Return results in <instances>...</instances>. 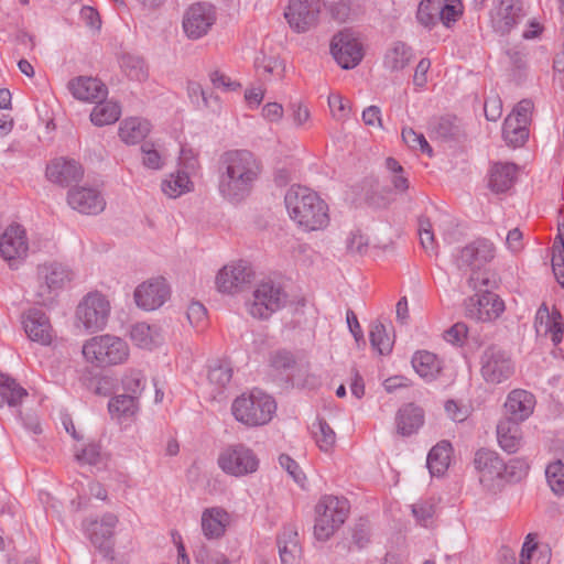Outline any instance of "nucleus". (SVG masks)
Returning a JSON list of instances; mask_svg holds the SVG:
<instances>
[{
	"label": "nucleus",
	"instance_id": "obj_1",
	"mask_svg": "<svg viewBox=\"0 0 564 564\" xmlns=\"http://www.w3.org/2000/svg\"><path fill=\"white\" fill-rule=\"evenodd\" d=\"M261 173V164L248 150H229L218 161V192L230 203L246 199Z\"/></svg>",
	"mask_w": 564,
	"mask_h": 564
},
{
	"label": "nucleus",
	"instance_id": "obj_2",
	"mask_svg": "<svg viewBox=\"0 0 564 564\" xmlns=\"http://www.w3.org/2000/svg\"><path fill=\"white\" fill-rule=\"evenodd\" d=\"M284 203L291 219L304 230H321L329 223L327 204L316 192L305 186H291Z\"/></svg>",
	"mask_w": 564,
	"mask_h": 564
},
{
	"label": "nucleus",
	"instance_id": "obj_3",
	"mask_svg": "<svg viewBox=\"0 0 564 564\" xmlns=\"http://www.w3.org/2000/svg\"><path fill=\"white\" fill-rule=\"evenodd\" d=\"M275 411L274 399L258 389L236 398L231 405L235 419L247 426H260L269 423Z\"/></svg>",
	"mask_w": 564,
	"mask_h": 564
},
{
	"label": "nucleus",
	"instance_id": "obj_4",
	"mask_svg": "<svg viewBox=\"0 0 564 564\" xmlns=\"http://www.w3.org/2000/svg\"><path fill=\"white\" fill-rule=\"evenodd\" d=\"M83 355L97 367H109L124 364L129 359L130 348L121 337L106 334L87 340L83 346Z\"/></svg>",
	"mask_w": 564,
	"mask_h": 564
},
{
	"label": "nucleus",
	"instance_id": "obj_5",
	"mask_svg": "<svg viewBox=\"0 0 564 564\" xmlns=\"http://www.w3.org/2000/svg\"><path fill=\"white\" fill-rule=\"evenodd\" d=\"M480 375L489 384H500L516 371L511 352L500 344L491 343L484 347L480 357Z\"/></svg>",
	"mask_w": 564,
	"mask_h": 564
},
{
	"label": "nucleus",
	"instance_id": "obj_6",
	"mask_svg": "<svg viewBox=\"0 0 564 564\" xmlns=\"http://www.w3.org/2000/svg\"><path fill=\"white\" fill-rule=\"evenodd\" d=\"M315 511L314 535L318 541H326L345 522L349 503L346 498L324 496L316 505Z\"/></svg>",
	"mask_w": 564,
	"mask_h": 564
},
{
	"label": "nucleus",
	"instance_id": "obj_7",
	"mask_svg": "<svg viewBox=\"0 0 564 564\" xmlns=\"http://www.w3.org/2000/svg\"><path fill=\"white\" fill-rule=\"evenodd\" d=\"M72 270L58 262L44 263L37 267L36 303L48 305L55 294L73 279Z\"/></svg>",
	"mask_w": 564,
	"mask_h": 564
},
{
	"label": "nucleus",
	"instance_id": "obj_8",
	"mask_svg": "<svg viewBox=\"0 0 564 564\" xmlns=\"http://www.w3.org/2000/svg\"><path fill=\"white\" fill-rule=\"evenodd\" d=\"M218 465L228 475L241 477L253 474L259 468V458L245 444L227 446L218 457Z\"/></svg>",
	"mask_w": 564,
	"mask_h": 564
},
{
	"label": "nucleus",
	"instance_id": "obj_9",
	"mask_svg": "<svg viewBox=\"0 0 564 564\" xmlns=\"http://www.w3.org/2000/svg\"><path fill=\"white\" fill-rule=\"evenodd\" d=\"M76 315L87 330H101L110 315V303L104 294L90 292L78 304Z\"/></svg>",
	"mask_w": 564,
	"mask_h": 564
},
{
	"label": "nucleus",
	"instance_id": "obj_10",
	"mask_svg": "<svg viewBox=\"0 0 564 564\" xmlns=\"http://www.w3.org/2000/svg\"><path fill=\"white\" fill-rule=\"evenodd\" d=\"M253 302L249 305V313L257 318L265 319L284 306L286 294L283 289L272 281L262 282L253 292Z\"/></svg>",
	"mask_w": 564,
	"mask_h": 564
},
{
	"label": "nucleus",
	"instance_id": "obj_11",
	"mask_svg": "<svg viewBox=\"0 0 564 564\" xmlns=\"http://www.w3.org/2000/svg\"><path fill=\"white\" fill-rule=\"evenodd\" d=\"M495 258V246L488 239L478 238L459 249L454 257L459 270H470L471 273L481 270Z\"/></svg>",
	"mask_w": 564,
	"mask_h": 564
},
{
	"label": "nucleus",
	"instance_id": "obj_12",
	"mask_svg": "<svg viewBox=\"0 0 564 564\" xmlns=\"http://www.w3.org/2000/svg\"><path fill=\"white\" fill-rule=\"evenodd\" d=\"M322 0H290L284 17L297 33L308 31L318 22Z\"/></svg>",
	"mask_w": 564,
	"mask_h": 564
},
{
	"label": "nucleus",
	"instance_id": "obj_13",
	"mask_svg": "<svg viewBox=\"0 0 564 564\" xmlns=\"http://www.w3.org/2000/svg\"><path fill=\"white\" fill-rule=\"evenodd\" d=\"M330 53L344 69L356 67L362 59L360 43L349 30H343L333 36Z\"/></svg>",
	"mask_w": 564,
	"mask_h": 564
},
{
	"label": "nucleus",
	"instance_id": "obj_14",
	"mask_svg": "<svg viewBox=\"0 0 564 564\" xmlns=\"http://www.w3.org/2000/svg\"><path fill=\"white\" fill-rule=\"evenodd\" d=\"M118 523V517L106 513L101 520H91L86 525V533L91 544L105 556L113 558V530Z\"/></svg>",
	"mask_w": 564,
	"mask_h": 564
},
{
	"label": "nucleus",
	"instance_id": "obj_15",
	"mask_svg": "<svg viewBox=\"0 0 564 564\" xmlns=\"http://www.w3.org/2000/svg\"><path fill=\"white\" fill-rule=\"evenodd\" d=\"M216 21L215 8L209 3L192 4L184 14L183 29L185 34L197 40L207 34Z\"/></svg>",
	"mask_w": 564,
	"mask_h": 564
},
{
	"label": "nucleus",
	"instance_id": "obj_16",
	"mask_svg": "<svg viewBox=\"0 0 564 564\" xmlns=\"http://www.w3.org/2000/svg\"><path fill=\"white\" fill-rule=\"evenodd\" d=\"M45 176L55 185L68 187L82 181L84 177V169L78 161L59 156L47 163Z\"/></svg>",
	"mask_w": 564,
	"mask_h": 564
},
{
	"label": "nucleus",
	"instance_id": "obj_17",
	"mask_svg": "<svg viewBox=\"0 0 564 564\" xmlns=\"http://www.w3.org/2000/svg\"><path fill=\"white\" fill-rule=\"evenodd\" d=\"M253 272L250 265L243 261L231 265H225L216 276V285L219 292L234 294L240 292L251 283Z\"/></svg>",
	"mask_w": 564,
	"mask_h": 564
},
{
	"label": "nucleus",
	"instance_id": "obj_18",
	"mask_svg": "<svg viewBox=\"0 0 564 564\" xmlns=\"http://www.w3.org/2000/svg\"><path fill=\"white\" fill-rule=\"evenodd\" d=\"M170 296V286L164 278H154L141 283L134 291L135 304L153 311L162 306Z\"/></svg>",
	"mask_w": 564,
	"mask_h": 564
},
{
	"label": "nucleus",
	"instance_id": "obj_19",
	"mask_svg": "<svg viewBox=\"0 0 564 564\" xmlns=\"http://www.w3.org/2000/svg\"><path fill=\"white\" fill-rule=\"evenodd\" d=\"M29 250L25 230L20 225L9 226L0 236V254L14 268L15 262L23 259Z\"/></svg>",
	"mask_w": 564,
	"mask_h": 564
},
{
	"label": "nucleus",
	"instance_id": "obj_20",
	"mask_svg": "<svg viewBox=\"0 0 564 564\" xmlns=\"http://www.w3.org/2000/svg\"><path fill=\"white\" fill-rule=\"evenodd\" d=\"M67 203L74 209L86 215L100 214L106 200L95 187L75 186L67 192Z\"/></svg>",
	"mask_w": 564,
	"mask_h": 564
},
{
	"label": "nucleus",
	"instance_id": "obj_21",
	"mask_svg": "<svg viewBox=\"0 0 564 564\" xmlns=\"http://www.w3.org/2000/svg\"><path fill=\"white\" fill-rule=\"evenodd\" d=\"M523 17L521 0H497V4L491 12V22L494 29L501 33H509Z\"/></svg>",
	"mask_w": 564,
	"mask_h": 564
},
{
	"label": "nucleus",
	"instance_id": "obj_22",
	"mask_svg": "<svg viewBox=\"0 0 564 564\" xmlns=\"http://www.w3.org/2000/svg\"><path fill=\"white\" fill-rule=\"evenodd\" d=\"M25 334L32 341L50 345L52 341V326L46 314L40 310H30L23 318Z\"/></svg>",
	"mask_w": 564,
	"mask_h": 564
},
{
	"label": "nucleus",
	"instance_id": "obj_23",
	"mask_svg": "<svg viewBox=\"0 0 564 564\" xmlns=\"http://www.w3.org/2000/svg\"><path fill=\"white\" fill-rule=\"evenodd\" d=\"M535 405L534 395L522 389H516L508 394L505 403L506 412L508 416L506 419L523 422L533 412Z\"/></svg>",
	"mask_w": 564,
	"mask_h": 564
},
{
	"label": "nucleus",
	"instance_id": "obj_24",
	"mask_svg": "<svg viewBox=\"0 0 564 564\" xmlns=\"http://www.w3.org/2000/svg\"><path fill=\"white\" fill-rule=\"evenodd\" d=\"M68 89L74 98L82 101L96 102L107 96V87L94 77L79 76L68 83Z\"/></svg>",
	"mask_w": 564,
	"mask_h": 564
},
{
	"label": "nucleus",
	"instance_id": "obj_25",
	"mask_svg": "<svg viewBox=\"0 0 564 564\" xmlns=\"http://www.w3.org/2000/svg\"><path fill=\"white\" fill-rule=\"evenodd\" d=\"M474 464L476 469L481 474V481H484V479H502L506 474V463L495 451L480 448L475 454Z\"/></svg>",
	"mask_w": 564,
	"mask_h": 564
},
{
	"label": "nucleus",
	"instance_id": "obj_26",
	"mask_svg": "<svg viewBox=\"0 0 564 564\" xmlns=\"http://www.w3.org/2000/svg\"><path fill=\"white\" fill-rule=\"evenodd\" d=\"M497 438L500 447L509 453H516L521 445L522 433L520 422L502 419L497 424Z\"/></svg>",
	"mask_w": 564,
	"mask_h": 564
},
{
	"label": "nucleus",
	"instance_id": "obj_27",
	"mask_svg": "<svg viewBox=\"0 0 564 564\" xmlns=\"http://www.w3.org/2000/svg\"><path fill=\"white\" fill-rule=\"evenodd\" d=\"M517 165L513 163H496L490 170L489 187L495 193L509 191L517 180Z\"/></svg>",
	"mask_w": 564,
	"mask_h": 564
},
{
	"label": "nucleus",
	"instance_id": "obj_28",
	"mask_svg": "<svg viewBox=\"0 0 564 564\" xmlns=\"http://www.w3.org/2000/svg\"><path fill=\"white\" fill-rule=\"evenodd\" d=\"M411 362L416 373L426 381L435 380L443 369L442 360L426 350L416 351Z\"/></svg>",
	"mask_w": 564,
	"mask_h": 564
},
{
	"label": "nucleus",
	"instance_id": "obj_29",
	"mask_svg": "<svg viewBox=\"0 0 564 564\" xmlns=\"http://www.w3.org/2000/svg\"><path fill=\"white\" fill-rule=\"evenodd\" d=\"M424 422L423 410L412 403L402 406L397 414L398 433L409 436L415 433Z\"/></svg>",
	"mask_w": 564,
	"mask_h": 564
},
{
	"label": "nucleus",
	"instance_id": "obj_30",
	"mask_svg": "<svg viewBox=\"0 0 564 564\" xmlns=\"http://www.w3.org/2000/svg\"><path fill=\"white\" fill-rule=\"evenodd\" d=\"M228 513L221 508L206 509L202 514V530L207 539H218L226 530Z\"/></svg>",
	"mask_w": 564,
	"mask_h": 564
},
{
	"label": "nucleus",
	"instance_id": "obj_31",
	"mask_svg": "<svg viewBox=\"0 0 564 564\" xmlns=\"http://www.w3.org/2000/svg\"><path fill=\"white\" fill-rule=\"evenodd\" d=\"M413 58L412 48L403 42H394L384 54L383 66L389 72L404 69Z\"/></svg>",
	"mask_w": 564,
	"mask_h": 564
},
{
	"label": "nucleus",
	"instance_id": "obj_32",
	"mask_svg": "<svg viewBox=\"0 0 564 564\" xmlns=\"http://www.w3.org/2000/svg\"><path fill=\"white\" fill-rule=\"evenodd\" d=\"M28 391L8 375L0 373V408L8 404L10 408L19 406Z\"/></svg>",
	"mask_w": 564,
	"mask_h": 564
},
{
	"label": "nucleus",
	"instance_id": "obj_33",
	"mask_svg": "<svg viewBox=\"0 0 564 564\" xmlns=\"http://www.w3.org/2000/svg\"><path fill=\"white\" fill-rule=\"evenodd\" d=\"M278 546L282 564H291L301 553L297 531L293 527L284 528L278 538Z\"/></svg>",
	"mask_w": 564,
	"mask_h": 564
},
{
	"label": "nucleus",
	"instance_id": "obj_34",
	"mask_svg": "<svg viewBox=\"0 0 564 564\" xmlns=\"http://www.w3.org/2000/svg\"><path fill=\"white\" fill-rule=\"evenodd\" d=\"M477 297V318L480 321H491L500 316L505 311L503 301L494 292L476 294Z\"/></svg>",
	"mask_w": 564,
	"mask_h": 564
},
{
	"label": "nucleus",
	"instance_id": "obj_35",
	"mask_svg": "<svg viewBox=\"0 0 564 564\" xmlns=\"http://www.w3.org/2000/svg\"><path fill=\"white\" fill-rule=\"evenodd\" d=\"M131 340L140 348L153 349L161 344L162 337L156 326L137 323L130 330Z\"/></svg>",
	"mask_w": 564,
	"mask_h": 564
},
{
	"label": "nucleus",
	"instance_id": "obj_36",
	"mask_svg": "<svg viewBox=\"0 0 564 564\" xmlns=\"http://www.w3.org/2000/svg\"><path fill=\"white\" fill-rule=\"evenodd\" d=\"M150 132V123L139 118H129L121 122L119 135L128 144H135L142 141Z\"/></svg>",
	"mask_w": 564,
	"mask_h": 564
},
{
	"label": "nucleus",
	"instance_id": "obj_37",
	"mask_svg": "<svg viewBox=\"0 0 564 564\" xmlns=\"http://www.w3.org/2000/svg\"><path fill=\"white\" fill-rule=\"evenodd\" d=\"M451 443L443 441L430 451L426 466L432 476L443 475L449 465Z\"/></svg>",
	"mask_w": 564,
	"mask_h": 564
},
{
	"label": "nucleus",
	"instance_id": "obj_38",
	"mask_svg": "<svg viewBox=\"0 0 564 564\" xmlns=\"http://www.w3.org/2000/svg\"><path fill=\"white\" fill-rule=\"evenodd\" d=\"M502 137L508 145L522 147L529 138V128L513 116H508L502 126Z\"/></svg>",
	"mask_w": 564,
	"mask_h": 564
},
{
	"label": "nucleus",
	"instance_id": "obj_39",
	"mask_svg": "<svg viewBox=\"0 0 564 564\" xmlns=\"http://www.w3.org/2000/svg\"><path fill=\"white\" fill-rule=\"evenodd\" d=\"M97 105L94 107L90 113V120L95 126L102 127L112 124L119 120L121 115V108L119 104L115 101H96Z\"/></svg>",
	"mask_w": 564,
	"mask_h": 564
},
{
	"label": "nucleus",
	"instance_id": "obj_40",
	"mask_svg": "<svg viewBox=\"0 0 564 564\" xmlns=\"http://www.w3.org/2000/svg\"><path fill=\"white\" fill-rule=\"evenodd\" d=\"M108 410L112 417H130L138 411V399L129 394L116 395L109 401Z\"/></svg>",
	"mask_w": 564,
	"mask_h": 564
},
{
	"label": "nucleus",
	"instance_id": "obj_41",
	"mask_svg": "<svg viewBox=\"0 0 564 564\" xmlns=\"http://www.w3.org/2000/svg\"><path fill=\"white\" fill-rule=\"evenodd\" d=\"M442 0H422L416 11L419 23L427 29L434 28L440 22Z\"/></svg>",
	"mask_w": 564,
	"mask_h": 564
},
{
	"label": "nucleus",
	"instance_id": "obj_42",
	"mask_svg": "<svg viewBox=\"0 0 564 564\" xmlns=\"http://www.w3.org/2000/svg\"><path fill=\"white\" fill-rule=\"evenodd\" d=\"M325 6L330 18L339 23L352 20L358 14L359 9L356 0H338Z\"/></svg>",
	"mask_w": 564,
	"mask_h": 564
},
{
	"label": "nucleus",
	"instance_id": "obj_43",
	"mask_svg": "<svg viewBox=\"0 0 564 564\" xmlns=\"http://www.w3.org/2000/svg\"><path fill=\"white\" fill-rule=\"evenodd\" d=\"M269 362L274 371L285 375L288 381L291 380V371L296 366V358L293 352L286 349H278L270 354Z\"/></svg>",
	"mask_w": 564,
	"mask_h": 564
},
{
	"label": "nucleus",
	"instance_id": "obj_44",
	"mask_svg": "<svg viewBox=\"0 0 564 564\" xmlns=\"http://www.w3.org/2000/svg\"><path fill=\"white\" fill-rule=\"evenodd\" d=\"M120 66L126 75L138 82H142L148 77V70L143 58L129 53L122 54Z\"/></svg>",
	"mask_w": 564,
	"mask_h": 564
},
{
	"label": "nucleus",
	"instance_id": "obj_45",
	"mask_svg": "<svg viewBox=\"0 0 564 564\" xmlns=\"http://www.w3.org/2000/svg\"><path fill=\"white\" fill-rule=\"evenodd\" d=\"M191 181L185 172H177L176 175L171 174L169 178L162 182V192L170 198H176L189 191Z\"/></svg>",
	"mask_w": 564,
	"mask_h": 564
},
{
	"label": "nucleus",
	"instance_id": "obj_46",
	"mask_svg": "<svg viewBox=\"0 0 564 564\" xmlns=\"http://www.w3.org/2000/svg\"><path fill=\"white\" fill-rule=\"evenodd\" d=\"M552 250V269L557 282L564 288V225L558 227Z\"/></svg>",
	"mask_w": 564,
	"mask_h": 564
},
{
	"label": "nucleus",
	"instance_id": "obj_47",
	"mask_svg": "<svg viewBox=\"0 0 564 564\" xmlns=\"http://www.w3.org/2000/svg\"><path fill=\"white\" fill-rule=\"evenodd\" d=\"M371 347L380 355H388L392 350L393 341L387 334L386 326L380 323H373L369 332Z\"/></svg>",
	"mask_w": 564,
	"mask_h": 564
},
{
	"label": "nucleus",
	"instance_id": "obj_48",
	"mask_svg": "<svg viewBox=\"0 0 564 564\" xmlns=\"http://www.w3.org/2000/svg\"><path fill=\"white\" fill-rule=\"evenodd\" d=\"M432 132L441 140L455 139L460 133V127L455 117H441L431 123Z\"/></svg>",
	"mask_w": 564,
	"mask_h": 564
},
{
	"label": "nucleus",
	"instance_id": "obj_49",
	"mask_svg": "<svg viewBox=\"0 0 564 564\" xmlns=\"http://www.w3.org/2000/svg\"><path fill=\"white\" fill-rule=\"evenodd\" d=\"M546 481L556 496L564 495V464L562 460L550 463L545 469Z\"/></svg>",
	"mask_w": 564,
	"mask_h": 564
},
{
	"label": "nucleus",
	"instance_id": "obj_50",
	"mask_svg": "<svg viewBox=\"0 0 564 564\" xmlns=\"http://www.w3.org/2000/svg\"><path fill=\"white\" fill-rule=\"evenodd\" d=\"M555 318H562L561 312L556 308H553V311L550 312L547 305L542 303L538 308L534 318V327L536 333L544 336L549 335L551 329L550 325Z\"/></svg>",
	"mask_w": 564,
	"mask_h": 564
},
{
	"label": "nucleus",
	"instance_id": "obj_51",
	"mask_svg": "<svg viewBox=\"0 0 564 564\" xmlns=\"http://www.w3.org/2000/svg\"><path fill=\"white\" fill-rule=\"evenodd\" d=\"M386 167L391 173L390 181L394 189L399 193L405 192L409 188V180L404 175L402 165L390 156L386 160Z\"/></svg>",
	"mask_w": 564,
	"mask_h": 564
},
{
	"label": "nucleus",
	"instance_id": "obj_52",
	"mask_svg": "<svg viewBox=\"0 0 564 564\" xmlns=\"http://www.w3.org/2000/svg\"><path fill=\"white\" fill-rule=\"evenodd\" d=\"M402 139L409 148L413 150L420 149L422 153L432 156L433 149L422 133L415 132L412 128H404L402 130Z\"/></svg>",
	"mask_w": 564,
	"mask_h": 564
},
{
	"label": "nucleus",
	"instance_id": "obj_53",
	"mask_svg": "<svg viewBox=\"0 0 564 564\" xmlns=\"http://www.w3.org/2000/svg\"><path fill=\"white\" fill-rule=\"evenodd\" d=\"M314 435L318 447L324 452H328L335 444L336 434L323 419L318 420V431H315Z\"/></svg>",
	"mask_w": 564,
	"mask_h": 564
},
{
	"label": "nucleus",
	"instance_id": "obj_54",
	"mask_svg": "<svg viewBox=\"0 0 564 564\" xmlns=\"http://www.w3.org/2000/svg\"><path fill=\"white\" fill-rule=\"evenodd\" d=\"M469 286L476 291V294L491 292L496 288V281L491 279L487 271H476L468 279Z\"/></svg>",
	"mask_w": 564,
	"mask_h": 564
},
{
	"label": "nucleus",
	"instance_id": "obj_55",
	"mask_svg": "<svg viewBox=\"0 0 564 564\" xmlns=\"http://www.w3.org/2000/svg\"><path fill=\"white\" fill-rule=\"evenodd\" d=\"M145 378L139 370H129L122 378V387L129 392V395H135L137 399L144 389Z\"/></svg>",
	"mask_w": 564,
	"mask_h": 564
},
{
	"label": "nucleus",
	"instance_id": "obj_56",
	"mask_svg": "<svg viewBox=\"0 0 564 564\" xmlns=\"http://www.w3.org/2000/svg\"><path fill=\"white\" fill-rule=\"evenodd\" d=\"M232 369L228 365L217 364L210 367L208 372V380L212 384H215L217 389L221 390L231 380Z\"/></svg>",
	"mask_w": 564,
	"mask_h": 564
},
{
	"label": "nucleus",
	"instance_id": "obj_57",
	"mask_svg": "<svg viewBox=\"0 0 564 564\" xmlns=\"http://www.w3.org/2000/svg\"><path fill=\"white\" fill-rule=\"evenodd\" d=\"M328 106L332 115L336 120L345 121L348 119L350 113V105L348 100H345L339 95H330L328 97Z\"/></svg>",
	"mask_w": 564,
	"mask_h": 564
},
{
	"label": "nucleus",
	"instance_id": "obj_58",
	"mask_svg": "<svg viewBox=\"0 0 564 564\" xmlns=\"http://www.w3.org/2000/svg\"><path fill=\"white\" fill-rule=\"evenodd\" d=\"M529 465L524 459L514 458L506 463V474L502 479L519 481L528 474Z\"/></svg>",
	"mask_w": 564,
	"mask_h": 564
},
{
	"label": "nucleus",
	"instance_id": "obj_59",
	"mask_svg": "<svg viewBox=\"0 0 564 564\" xmlns=\"http://www.w3.org/2000/svg\"><path fill=\"white\" fill-rule=\"evenodd\" d=\"M419 235L422 247L426 251H434V234L432 230V224L429 218L420 217Z\"/></svg>",
	"mask_w": 564,
	"mask_h": 564
},
{
	"label": "nucleus",
	"instance_id": "obj_60",
	"mask_svg": "<svg viewBox=\"0 0 564 564\" xmlns=\"http://www.w3.org/2000/svg\"><path fill=\"white\" fill-rule=\"evenodd\" d=\"M279 463L283 469L288 471V474L294 479V481L301 486H303L305 480V475L302 473L299 464L292 459L286 454H281L279 457Z\"/></svg>",
	"mask_w": 564,
	"mask_h": 564
},
{
	"label": "nucleus",
	"instance_id": "obj_61",
	"mask_svg": "<svg viewBox=\"0 0 564 564\" xmlns=\"http://www.w3.org/2000/svg\"><path fill=\"white\" fill-rule=\"evenodd\" d=\"M435 512V507L431 501H420L414 505H412V513L415 517V519L422 523L423 525H426V522L432 519Z\"/></svg>",
	"mask_w": 564,
	"mask_h": 564
},
{
	"label": "nucleus",
	"instance_id": "obj_62",
	"mask_svg": "<svg viewBox=\"0 0 564 564\" xmlns=\"http://www.w3.org/2000/svg\"><path fill=\"white\" fill-rule=\"evenodd\" d=\"M468 327L464 323H456L444 333V339L453 345L462 346L467 336Z\"/></svg>",
	"mask_w": 564,
	"mask_h": 564
},
{
	"label": "nucleus",
	"instance_id": "obj_63",
	"mask_svg": "<svg viewBox=\"0 0 564 564\" xmlns=\"http://www.w3.org/2000/svg\"><path fill=\"white\" fill-rule=\"evenodd\" d=\"M369 240L359 230L352 231L347 239V249L351 253L364 254L368 249Z\"/></svg>",
	"mask_w": 564,
	"mask_h": 564
},
{
	"label": "nucleus",
	"instance_id": "obj_64",
	"mask_svg": "<svg viewBox=\"0 0 564 564\" xmlns=\"http://www.w3.org/2000/svg\"><path fill=\"white\" fill-rule=\"evenodd\" d=\"M141 151L143 153V164L149 169L158 170L162 165L161 155L154 149L153 144L150 142H144L141 145Z\"/></svg>",
	"mask_w": 564,
	"mask_h": 564
}]
</instances>
